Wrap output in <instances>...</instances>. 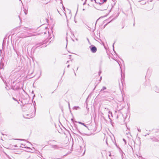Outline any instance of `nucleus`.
Returning a JSON list of instances; mask_svg holds the SVG:
<instances>
[{
    "mask_svg": "<svg viewBox=\"0 0 159 159\" xmlns=\"http://www.w3.org/2000/svg\"><path fill=\"white\" fill-rule=\"evenodd\" d=\"M83 11H84V10H85V9H83Z\"/></svg>",
    "mask_w": 159,
    "mask_h": 159,
    "instance_id": "nucleus-18",
    "label": "nucleus"
},
{
    "mask_svg": "<svg viewBox=\"0 0 159 159\" xmlns=\"http://www.w3.org/2000/svg\"><path fill=\"white\" fill-rule=\"evenodd\" d=\"M123 140L125 143V139H123Z\"/></svg>",
    "mask_w": 159,
    "mask_h": 159,
    "instance_id": "nucleus-15",
    "label": "nucleus"
},
{
    "mask_svg": "<svg viewBox=\"0 0 159 159\" xmlns=\"http://www.w3.org/2000/svg\"><path fill=\"white\" fill-rule=\"evenodd\" d=\"M96 2L97 3H98L100 4H103L104 2H103V1L102 2L101 0L96 1V2Z\"/></svg>",
    "mask_w": 159,
    "mask_h": 159,
    "instance_id": "nucleus-3",
    "label": "nucleus"
},
{
    "mask_svg": "<svg viewBox=\"0 0 159 159\" xmlns=\"http://www.w3.org/2000/svg\"><path fill=\"white\" fill-rule=\"evenodd\" d=\"M28 37V36H23V37H22L24 38H25V37Z\"/></svg>",
    "mask_w": 159,
    "mask_h": 159,
    "instance_id": "nucleus-13",
    "label": "nucleus"
},
{
    "mask_svg": "<svg viewBox=\"0 0 159 159\" xmlns=\"http://www.w3.org/2000/svg\"><path fill=\"white\" fill-rule=\"evenodd\" d=\"M69 66H70L69 65H68V66H67V67L68 68L69 67Z\"/></svg>",
    "mask_w": 159,
    "mask_h": 159,
    "instance_id": "nucleus-17",
    "label": "nucleus"
},
{
    "mask_svg": "<svg viewBox=\"0 0 159 159\" xmlns=\"http://www.w3.org/2000/svg\"><path fill=\"white\" fill-rule=\"evenodd\" d=\"M90 49L91 52L93 53H95L97 51V48L96 47L93 46H92Z\"/></svg>",
    "mask_w": 159,
    "mask_h": 159,
    "instance_id": "nucleus-2",
    "label": "nucleus"
},
{
    "mask_svg": "<svg viewBox=\"0 0 159 159\" xmlns=\"http://www.w3.org/2000/svg\"><path fill=\"white\" fill-rule=\"evenodd\" d=\"M24 12H25V14L26 15V14H27V11H26V10H25L24 11Z\"/></svg>",
    "mask_w": 159,
    "mask_h": 159,
    "instance_id": "nucleus-10",
    "label": "nucleus"
},
{
    "mask_svg": "<svg viewBox=\"0 0 159 159\" xmlns=\"http://www.w3.org/2000/svg\"><path fill=\"white\" fill-rule=\"evenodd\" d=\"M106 143L107 144H108V143H107V139H106Z\"/></svg>",
    "mask_w": 159,
    "mask_h": 159,
    "instance_id": "nucleus-14",
    "label": "nucleus"
},
{
    "mask_svg": "<svg viewBox=\"0 0 159 159\" xmlns=\"http://www.w3.org/2000/svg\"><path fill=\"white\" fill-rule=\"evenodd\" d=\"M46 34V32H45L44 34Z\"/></svg>",
    "mask_w": 159,
    "mask_h": 159,
    "instance_id": "nucleus-20",
    "label": "nucleus"
},
{
    "mask_svg": "<svg viewBox=\"0 0 159 159\" xmlns=\"http://www.w3.org/2000/svg\"><path fill=\"white\" fill-rule=\"evenodd\" d=\"M51 146L52 148L57 149H59L63 148V146L60 144H52Z\"/></svg>",
    "mask_w": 159,
    "mask_h": 159,
    "instance_id": "nucleus-1",
    "label": "nucleus"
},
{
    "mask_svg": "<svg viewBox=\"0 0 159 159\" xmlns=\"http://www.w3.org/2000/svg\"><path fill=\"white\" fill-rule=\"evenodd\" d=\"M107 7H108L107 6H106V7H104L102 10H106L107 9Z\"/></svg>",
    "mask_w": 159,
    "mask_h": 159,
    "instance_id": "nucleus-9",
    "label": "nucleus"
},
{
    "mask_svg": "<svg viewBox=\"0 0 159 159\" xmlns=\"http://www.w3.org/2000/svg\"><path fill=\"white\" fill-rule=\"evenodd\" d=\"M79 123L80 124H81L83 125L84 126L86 127H87V126L86 125H85L84 124V123H82L81 122H79Z\"/></svg>",
    "mask_w": 159,
    "mask_h": 159,
    "instance_id": "nucleus-7",
    "label": "nucleus"
},
{
    "mask_svg": "<svg viewBox=\"0 0 159 159\" xmlns=\"http://www.w3.org/2000/svg\"><path fill=\"white\" fill-rule=\"evenodd\" d=\"M138 130L139 132H141V129H138Z\"/></svg>",
    "mask_w": 159,
    "mask_h": 159,
    "instance_id": "nucleus-12",
    "label": "nucleus"
},
{
    "mask_svg": "<svg viewBox=\"0 0 159 159\" xmlns=\"http://www.w3.org/2000/svg\"><path fill=\"white\" fill-rule=\"evenodd\" d=\"M101 79H102V77H100V80H101Z\"/></svg>",
    "mask_w": 159,
    "mask_h": 159,
    "instance_id": "nucleus-19",
    "label": "nucleus"
},
{
    "mask_svg": "<svg viewBox=\"0 0 159 159\" xmlns=\"http://www.w3.org/2000/svg\"><path fill=\"white\" fill-rule=\"evenodd\" d=\"M105 111L106 112H108L109 113H110L111 114V112L110 111H109V109L108 108H105Z\"/></svg>",
    "mask_w": 159,
    "mask_h": 159,
    "instance_id": "nucleus-4",
    "label": "nucleus"
},
{
    "mask_svg": "<svg viewBox=\"0 0 159 159\" xmlns=\"http://www.w3.org/2000/svg\"><path fill=\"white\" fill-rule=\"evenodd\" d=\"M69 108H70V104H69Z\"/></svg>",
    "mask_w": 159,
    "mask_h": 159,
    "instance_id": "nucleus-16",
    "label": "nucleus"
},
{
    "mask_svg": "<svg viewBox=\"0 0 159 159\" xmlns=\"http://www.w3.org/2000/svg\"><path fill=\"white\" fill-rule=\"evenodd\" d=\"M106 88L105 87H103L101 89V91L104 90L106 89Z\"/></svg>",
    "mask_w": 159,
    "mask_h": 159,
    "instance_id": "nucleus-8",
    "label": "nucleus"
},
{
    "mask_svg": "<svg viewBox=\"0 0 159 159\" xmlns=\"http://www.w3.org/2000/svg\"><path fill=\"white\" fill-rule=\"evenodd\" d=\"M79 108H80V107L78 106H75L73 108V109L76 110H77L78 109H79Z\"/></svg>",
    "mask_w": 159,
    "mask_h": 159,
    "instance_id": "nucleus-5",
    "label": "nucleus"
},
{
    "mask_svg": "<svg viewBox=\"0 0 159 159\" xmlns=\"http://www.w3.org/2000/svg\"><path fill=\"white\" fill-rule=\"evenodd\" d=\"M13 99L14 100H15V101H17V100H16L15 98H13Z\"/></svg>",
    "mask_w": 159,
    "mask_h": 159,
    "instance_id": "nucleus-11",
    "label": "nucleus"
},
{
    "mask_svg": "<svg viewBox=\"0 0 159 159\" xmlns=\"http://www.w3.org/2000/svg\"><path fill=\"white\" fill-rule=\"evenodd\" d=\"M30 115H26V116L25 115H24V116L26 118H30V116H29Z\"/></svg>",
    "mask_w": 159,
    "mask_h": 159,
    "instance_id": "nucleus-6",
    "label": "nucleus"
}]
</instances>
